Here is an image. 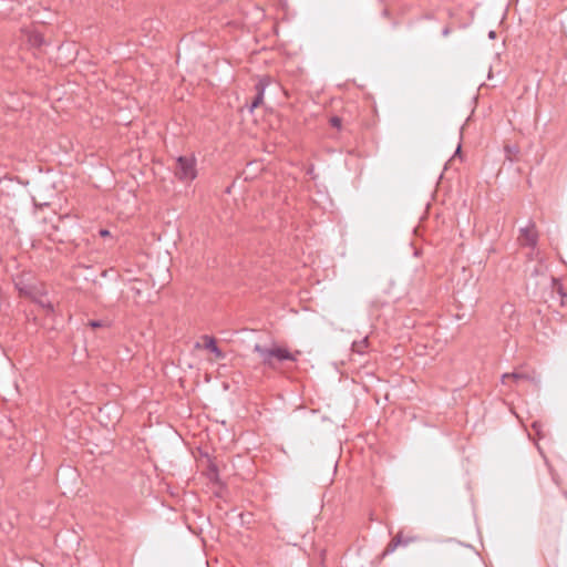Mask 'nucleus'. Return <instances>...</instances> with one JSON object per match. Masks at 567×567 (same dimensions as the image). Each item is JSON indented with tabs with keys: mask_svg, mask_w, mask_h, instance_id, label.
Returning <instances> with one entry per match:
<instances>
[{
	"mask_svg": "<svg viewBox=\"0 0 567 567\" xmlns=\"http://www.w3.org/2000/svg\"><path fill=\"white\" fill-rule=\"evenodd\" d=\"M254 351L259 354V358L262 364L276 369L277 362L281 361H297L300 355V351L296 350L293 352L289 351L287 348L272 346L270 348L262 347L260 344H256L254 347Z\"/></svg>",
	"mask_w": 567,
	"mask_h": 567,
	"instance_id": "f257e3e1",
	"label": "nucleus"
},
{
	"mask_svg": "<svg viewBox=\"0 0 567 567\" xmlns=\"http://www.w3.org/2000/svg\"><path fill=\"white\" fill-rule=\"evenodd\" d=\"M175 176L182 182H192L197 176L196 158L194 156H179L176 159Z\"/></svg>",
	"mask_w": 567,
	"mask_h": 567,
	"instance_id": "f03ea898",
	"label": "nucleus"
},
{
	"mask_svg": "<svg viewBox=\"0 0 567 567\" xmlns=\"http://www.w3.org/2000/svg\"><path fill=\"white\" fill-rule=\"evenodd\" d=\"M509 380L519 383L523 381L528 382H536V374L534 370L527 371V370H518L514 371L513 373H505L502 377V382L506 384Z\"/></svg>",
	"mask_w": 567,
	"mask_h": 567,
	"instance_id": "7ed1b4c3",
	"label": "nucleus"
},
{
	"mask_svg": "<svg viewBox=\"0 0 567 567\" xmlns=\"http://www.w3.org/2000/svg\"><path fill=\"white\" fill-rule=\"evenodd\" d=\"M415 540V536L404 535L402 532H399L388 544L384 554L393 553L399 546H406Z\"/></svg>",
	"mask_w": 567,
	"mask_h": 567,
	"instance_id": "20e7f679",
	"label": "nucleus"
},
{
	"mask_svg": "<svg viewBox=\"0 0 567 567\" xmlns=\"http://www.w3.org/2000/svg\"><path fill=\"white\" fill-rule=\"evenodd\" d=\"M518 240L523 246L535 247L537 244V231L534 226L520 229Z\"/></svg>",
	"mask_w": 567,
	"mask_h": 567,
	"instance_id": "39448f33",
	"label": "nucleus"
},
{
	"mask_svg": "<svg viewBox=\"0 0 567 567\" xmlns=\"http://www.w3.org/2000/svg\"><path fill=\"white\" fill-rule=\"evenodd\" d=\"M202 341L203 348L213 353L214 360H220L225 358V353L218 348L215 338L210 336H204Z\"/></svg>",
	"mask_w": 567,
	"mask_h": 567,
	"instance_id": "423d86ee",
	"label": "nucleus"
},
{
	"mask_svg": "<svg viewBox=\"0 0 567 567\" xmlns=\"http://www.w3.org/2000/svg\"><path fill=\"white\" fill-rule=\"evenodd\" d=\"M369 346L368 338H363L362 340L354 341L352 343V351L359 354H363Z\"/></svg>",
	"mask_w": 567,
	"mask_h": 567,
	"instance_id": "0eeeda50",
	"label": "nucleus"
},
{
	"mask_svg": "<svg viewBox=\"0 0 567 567\" xmlns=\"http://www.w3.org/2000/svg\"><path fill=\"white\" fill-rule=\"evenodd\" d=\"M505 152H506V158L507 159L515 161L516 157H517V154H518V148L517 147H512L509 145H506L505 146Z\"/></svg>",
	"mask_w": 567,
	"mask_h": 567,
	"instance_id": "6e6552de",
	"label": "nucleus"
},
{
	"mask_svg": "<svg viewBox=\"0 0 567 567\" xmlns=\"http://www.w3.org/2000/svg\"><path fill=\"white\" fill-rule=\"evenodd\" d=\"M532 426L539 439L544 437V424L542 422L535 421Z\"/></svg>",
	"mask_w": 567,
	"mask_h": 567,
	"instance_id": "1a4fd4ad",
	"label": "nucleus"
},
{
	"mask_svg": "<svg viewBox=\"0 0 567 567\" xmlns=\"http://www.w3.org/2000/svg\"><path fill=\"white\" fill-rule=\"evenodd\" d=\"M330 124L333 126V127H337V128H340L341 127V120L337 116H333L330 118Z\"/></svg>",
	"mask_w": 567,
	"mask_h": 567,
	"instance_id": "9d476101",
	"label": "nucleus"
},
{
	"mask_svg": "<svg viewBox=\"0 0 567 567\" xmlns=\"http://www.w3.org/2000/svg\"><path fill=\"white\" fill-rule=\"evenodd\" d=\"M258 104H259V99H256V100L251 103V106H252V107H256V106H258Z\"/></svg>",
	"mask_w": 567,
	"mask_h": 567,
	"instance_id": "9b49d317",
	"label": "nucleus"
},
{
	"mask_svg": "<svg viewBox=\"0 0 567 567\" xmlns=\"http://www.w3.org/2000/svg\"><path fill=\"white\" fill-rule=\"evenodd\" d=\"M100 235H101L102 237H106V229H101V230H100Z\"/></svg>",
	"mask_w": 567,
	"mask_h": 567,
	"instance_id": "f8f14e48",
	"label": "nucleus"
},
{
	"mask_svg": "<svg viewBox=\"0 0 567 567\" xmlns=\"http://www.w3.org/2000/svg\"><path fill=\"white\" fill-rule=\"evenodd\" d=\"M92 326H93V327H97V326H99V323H96V322H92Z\"/></svg>",
	"mask_w": 567,
	"mask_h": 567,
	"instance_id": "ddd939ff",
	"label": "nucleus"
}]
</instances>
